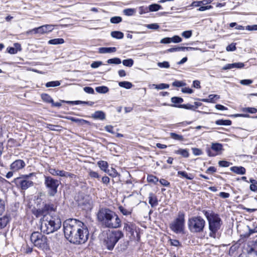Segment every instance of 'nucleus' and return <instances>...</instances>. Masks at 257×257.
Returning a JSON list of instances; mask_svg holds the SVG:
<instances>
[{
  "label": "nucleus",
  "mask_w": 257,
  "mask_h": 257,
  "mask_svg": "<svg viewBox=\"0 0 257 257\" xmlns=\"http://www.w3.org/2000/svg\"><path fill=\"white\" fill-rule=\"evenodd\" d=\"M35 204L36 206L32 209V213L36 218L41 217V231L49 234L59 229L62 225L59 217L50 215L57 211V203L42 201L41 198H38Z\"/></svg>",
  "instance_id": "obj_1"
},
{
  "label": "nucleus",
  "mask_w": 257,
  "mask_h": 257,
  "mask_svg": "<svg viewBox=\"0 0 257 257\" xmlns=\"http://www.w3.org/2000/svg\"><path fill=\"white\" fill-rule=\"evenodd\" d=\"M65 238L75 244L84 243L89 237V231L86 225L82 221L74 218L66 219L63 223Z\"/></svg>",
  "instance_id": "obj_2"
},
{
  "label": "nucleus",
  "mask_w": 257,
  "mask_h": 257,
  "mask_svg": "<svg viewBox=\"0 0 257 257\" xmlns=\"http://www.w3.org/2000/svg\"><path fill=\"white\" fill-rule=\"evenodd\" d=\"M97 219L105 227L116 228L120 226V219L116 213L107 208H101L97 213Z\"/></svg>",
  "instance_id": "obj_3"
},
{
  "label": "nucleus",
  "mask_w": 257,
  "mask_h": 257,
  "mask_svg": "<svg viewBox=\"0 0 257 257\" xmlns=\"http://www.w3.org/2000/svg\"><path fill=\"white\" fill-rule=\"evenodd\" d=\"M203 213L208 221L209 236L215 238L220 228L222 220L218 214L207 211H203Z\"/></svg>",
  "instance_id": "obj_4"
},
{
  "label": "nucleus",
  "mask_w": 257,
  "mask_h": 257,
  "mask_svg": "<svg viewBox=\"0 0 257 257\" xmlns=\"http://www.w3.org/2000/svg\"><path fill=\"white\" fill-rule=\"evenodd\" d=\"M30 240L34 245L44 251L50 249L48 239L41 232L34 231L31 235Z\"/></svg>",
  "instance_id": "obj_5"
},
{
  "label": "nucleus",
  "mask_w": 257,
  "mask_h": 257,
  "mask_svg": "<svg viewBox=\"0 0 257 257\" xmlns=\"http://www.w3.org/2000/svg\"><path fill=\"white\" fill-rule=\"evenodd\" d=\"M35 173H31L29 174L21 175L13 180V182L16 186L22 190H26L29 188L33 186L34 182L30 179L32 177H35Z\"/></svg>",
  "instance_id": "obj_6"
},
{
  "label": "nucleus",
  "mask_w": 257,
  "mask_h": 257,
  "mask_svg": "<svg viewBox=\"0 0 257 257\" xmlns=\"http://www.w3.org/2000/svg\"><path fill=\"white\" fill-rule=\"evenodd\" d=\"M123 236V233L120 230H113L107 234L104 240V245L107 249L111 250L118 241Z\"/></svg>",
  "instance_id": "obj_7"
},
{
  "label": "nucleus",
  "mask_w": 257,
  "mask_h": 257,
  "mask_svg": "<svg viewBox=\"0 0 257 257\" xmlns=\"http://www.w3.org/2000/svg\"><path fill=\"white\" fill-rule=\"evenodd\" d=\"M205 224V220L201 216H194L188 220V228L192 233L201 232L204 230Z\"/></svg>",
  "instance_id": "obj_8"
},
{
  "label": "nucleus",
  "mask_w": 257,
  "mask_h": 257,
  "mask_svg": "<svg viewBox=\"0 0 257 257\" xmlns=\"http://www.w3.org/2000/svg\"><path fill=\"white\" fill-rule=\"evenodd\" d=\"M60 182L49 176H44V184L48 196H54L58 192Z\"/></svg>",
  "instance_id": "obj_9"
},
{
  "label": "nucleus",
  "mask_w": 257,
  "mask_h": 257,
  "mask_svg": "<svg viewBox=\"0 0 257 257\" xmlns=\"http://www.w3.org/2000/svg\"><path fill=\"white\" fill-rule=\"evenodd\" d=\"M185 227V214L179 211L177 217L170 224L171 229L176 233L184 232Z\"/></svg>",
  "instance_id": "obj_10"
},
{
  "label": "nucleus",
  "mask_w": 257,
  "mask_h": 257,
  "mask_svg": "<svg viewBox=\"0 0 257 257\" xmlns=\"http://www.w3.org/2000/svg\"><path fill=\"white\" fill-rule=\"evenodd\" d=\"M54 25H45L38 28H35L27 33L33 32L34 34H45L52 32L54 29Z\"/></svg>",
  "instance_id": "obj_11"
},
{
  "label": "nucleus",
  "mask_w": 257,
  "mask_h": 257,
  "mask_svg": "<svg viewBox=\"0 0 257 257\" xmlns=\"http://www.w3.org/2000/svg\"><path fill=\"white\" fill-rule=\"evenodd\" d=\"M222 150V145L219 143H212L211 148L206 149V153L209 157L216 156L218 153Z\"/></svg>",
  "instance_id": "obj_12"
},
{
  "label": "nucleus",
  "mask_w": 257,
  "mask_h": 257,
  "mask_svg": "<svg viewBox=\"0 0 257 257\" xmlns=\"http://www.w3.org/2000/svg\"><path fill=\"white\" fill-rule=\"evenodd\" d=\"M26 166V163L23 160L18 159L14 161L10 165V169L13 172H17Z\"/></svg>",
  "instance_id": "obj_13"
},
{
  "label": "nucleus",
  "mask_w": 257,
  "mask_h": 257,
  "mask_svg": "<svg viewBox=\"0 0 257 257\" xmlns=\"http://www.w3.org/2000/svg\"><path fill=\"white\" fill-rule=\"evenodd\" d=\"M49 172L53 176H59L60 177H72L74 175L72 174L66 172L64 170H56L55 169L50 168L48 169Z\"/></svg>",
  "instance_id": "obj_14"
},
{
  "label": "nucleus",
  "mask_w": 257,
  "mask_h": 257,
  "mask_svg": "<svg viewBox=\"0 0 257 257\" xmlns=\"http://www.w3.org/2000/svg\"><path fill=\"white\" fill-rule=\"evenodd\" d=\"M105 116V113L101 110L96 111L91 114V117L92 118L101 120H104Z\"/></svg>",
  "instance_id": "obj_15"
},
{
  "label": "nucleus",
  "mask_w": 257,
  "mask_h": 257,
  "mask_svg": "<svg viewBox=\"0 0 257 257\" xmlns=\"http://www.w3.org/2000/svg\"><path fill=\"white\" fill-rule=\"evenodd\" d=\"M230 170L238 175H244L246 172V169L242 166H233L230 168Z\"/></svg>",
  "instance_id": "obj_16"
},
{
  "label": "nucleus",
  "mask_w": 257,
  "mask_h": 257,
  "mask_svg": "<svg viewBox=\"0 0 257 257\" xmlns=\"http://www.w3.org/2000/svg\"><path fill=\"white\" fill-rule=\"evenodd\" d=\"M149 203L152 207H154L158 205V201L157 197L153 193H150L149 195Z\"/></svg>",
  "instance_id": "obj_17"
},
{
  "label": "nucleus",
  "mask_w": 257,
  "mask_h": 257,
  "mask_svg": "<svg viewBox=\"0 0 257 257\" xmlns=\"http://www.w3.org/2000/svg\"><path fill=\"white\" fill-rule=\"evenodd\" d=\"M64 103H66L67 104H72V105H78L81 104H87L90 106L93 105L94 102L92 101H84L81 100H76V101H63Z\"/></svg>",
  "instance_id": "obj_18"
},
{
  "label": "nucleus",
  "mask_w": 257,
  "mask_h": 257,
  "mask_svg": "<svg viewBox=\"0 0 257 257\" xmlns=\"http://www.w3.org/2000/svg\"><path fill=\"white\" fill-rule=\"evenodd\" d=\"M10 221V217L7 215L0 218V230L5 228Z\"/></svg>",
  "instance_id": "obj_19"
},
{
  "label": "nucleus",
  "mask_w": 257,
  "mask_h": 257,
  "mask_svg": "<svg viewBox=\"0 0 257 257\" xmlns=\"http://www.w3.org/2000/svg\"><path fill=\"white\" fill-rule=\"evenodd\" d=\"M116 51L115 47H100L98 49V52L100 54L111 53Z\"/></svg>",
  "instance_id": "obj_20"
},
{
  "label": "nucleus",
  "mask_w": 257,
  "mask_h": 257,
  "mask_svg": "<svg viewBox=\"0 0 257 257\" xmlns=\"http://www.w3.org/2000/svg\"><path fill=\"white\" fill-rule=\"evenodd\" d=\"M68 119L71 120L73 122L78 123L81 125H83L85 124H90V122L85 119H79L73 117H69L68 118Z\"/></svg>",
  "instance_id": "obj_21"
},
{
  "label": "nucleus",
  "mask_w": 257,
  "mask_h": 257,
  "mask_svg": "<svg viewBox=\"0 0 257 257\" xmlns=\"http://www.w3.org/2000/svg\"><path fill=\"white\" fill-rule=\"evenodd\" d=\"M174 153L177 155H180L184 158H188L189 156V153L187 149H179L174 151Z\"/></svg>",
  "instance_id": "obj_22"
},
{
  "label": "nucleus",
  "mask_w": 257,
  "mask_h": 257,
  "mask_svg": "<svg viewBox=\"0 0 257 257\" xmlns=\"http://www.w3.org/2000/svg\"><path fill=\"white\" fill-rule=\"evenodd\" d=\"M134 225L133 223L128 222L124 224L123 229L129 232L131 234L134 233Z\"/></svg>",
  "instance_id": "obj_23"
},
{
  "label": "nucleus",
  "mask_w": 257,
  "mask_h": 257,
  "mask_svg": "<svg viewBox=\"0 0 257 257\" xmlns=\"http://www.w3.org/2000/svg\"><path fill=\"white\" fill-rule=\"evenodd\" d=\"M97 165L100 168V169L105 172H107V168L108 167V163L104 161H99L97 162Z\"/></svg>",
  "instance_id": "obj_24"
},
{
  "label": "nucleus",
  "mask_w": 257,
  "mask_h": 257,
  "mask_svg": "<svg viewBox=\"0 0 257 257\" xmlns=\"http://www.w3.org/2000/svg\"><path fill=\"white\" fill-rule=\"evenodd\" d=\"M110 35L112 38L116 39H121L124 37V35L122 32L117 31L111 32Z\"/></svg>",
  "instance_id": "obj_25"
},
{
  "label": "nucleus",
  "mask_w": 257,
  "mask_h": 257,
  "mask_svg": "<svg viewBox=\"0 0 257 257\" xmlns=\"http://www.w3.org/2000/svg\"><path fill=\"white\" fill-rule=\"evenodd\" d=\"M64 43V40L62 38H56L50 40L48 43L50 45L62 44Z\"/></svg>",
  "instance_id": "obj_26"
},
{
  "label": "nucleus",
  "mask_w": 257,
  "mask_h": 257,
  "mask_svg": "<svg viewBox=\"0 0 257 257\" xmlns=\"http://www.w3.org/2000/svg\"><path fill=\"white\" fill-rule=\"evenodd\" d=\"M46 128H48L49 130L54 131H60L62 130V127L60 125H53L51 124H46Z\"/></svg>",
  "instance_id": "obj_27"
},
{
  "label": "nucleus",
  "mask_w": 257,
  "mask_h": 257,
  "mask_svg": "<svg viewBox=\"0 0 257 257\" xmlns=\"http://www.w3.org/2000/svg\"><path fill=\"white\" fill-rule=\"evenodd\" d=\"M177 173L178 175L181 176L182 177L185 178L188 180H191L194 178V177L192 174H188V173L185 171H179Z\"/></svg>",
  "instance_id": "obj_28"
},
{
  "label": "nucleus",
  "mask_w": 257,
  "mask_h": 257,
  "mask_svg": "<svg viewBox=\"0 0 257 257\" xmlns=\"http://www.w3.org/2000/svg\"><path fill=\"white\" fill-rule=\"evenodd\" d=\"M231 123V121L228 119H218L215 121V123L219 125H230Z\"/></svg>",
  "instance_id": "obj_29"
},
{
  "label": "nucleus",
  "mask_w": 257,
  "mask_h": 257,
  "mask_svg": "<svg viewBox=\"0 0 257 257\" xmlns=\"http://www.w3.org/2000/svg\"><path fill=\"white\" fill-rule=\"evenodd\" d=\"M41 98L42 100L47 103H53V99L48 94L43 93L41 94Z\"/></svg>",
  "instance_id": "obj_30"
},
{
  "label": "nucleus",
  "mask_w": 257,
  "mask_h": 257,
  "mask_svg": "<svg viewBox=\"0 0 257 257\" xmlns=\"http://www.w3.org/2000/svg\"><path fill=\"white\" fill-rule=\"evenodd\" d=\"M118 85L125 89H131L133 86L131 82L125 81L119 82Z\"/></svg>",
  "instance_id": "obj_31"
},
{
  "label": "nucleus",
  "mask_w": 257,
  "mask_h": 257,
  "mask_svg": "<svg viewBox=\"0 0 257 257\" xmlns=\"http://www.w3.org/2000/svg\"><path fill=\"white\" fill-rule=\"evenodd\" d=\"M241 111L243 112L254 114L257 112V109L255 107H243L241 108Z\"/></svg>",
  "instance_id": "obj_32"
},
{
  "label": "nucleus",
  "mask_w": 257,
  "mask_h": 257,
  "mask_svg": "<svg viewBox=\"0 0 257 257\" xmlns=\"http://www.w3.org/2000/svg\"><path fill=\"white\" fill-rule=\"evenodd\" d=\"M95 90L99 93H106L109 91V89L107 86H100L95 88Z\"/></svg>",
  "instance_id": "obj_33"
},
{
  "label": "nucleus",
  "mask_w": 257,
  "mask_h": 257,
  "mask_svg": "<svg viewBox=\"0 0 257 257\" xmlns=\"http://www.w3.org/2000/svg\"><path fill=\"white\" fill-rule=\"evenodd\" d=\"M8 145L10 147H17L20 146V144L14 139H10L8 141Z\"/></svg>",
  "instance_id": "obj_34"
},
{
  "label": "nucleus",
  "mask_w": 257,
  "mask_h": 257,
  "mask_svg": "<svg viewBox=\"0 0 257 257\" xmlns=\"http://www.w3.org/2000/svg\"><path fill=\"white\" fill-rule=\"evenodd\" d=\"M152 87L154 88L157 89H164L168 88L169 87V85L165 83H161L160 84H152Z\"/></svg>",
  "instance_id": "obj_35"
},
{
  "label": "nucleus",
  "mask_w": 257,
  "mask_h": 257,
  "mask_svg": "<svg viewBox=\"0 0 257 257\" xmlns=\"http://www.w3.org/2000/svg\"><path fill=\"white\" fill-rule=\"evenodd\" d=\"M118 209L120 212L124 215H129L132 213V210L126 209L122 206H119Z\"/></svg>",
  "instance_id": "obj_36"
},
{
  "label": "nucleus",
  "mask_w": 257,
  "mask_h": 257,
  "mask_svg": "<svg viewBox=\"0 0 257 257\" xmlns=\"http://www.w3.org/2000/svg\"><path fill=\"white\" fill-rule=\"evenodd\" d=\"M172 106L174 107H178L179 108H185L187 109H192L194 108V106L193 105L187 104H179L178 105L175 104H172Z\"/></svg>",
  "instance_id": "obj_37"
},
{
  "label": "nucleus",
  "mask_w": 257,
  "mask_h": 257,
  "mask_svg": "<svg viewBox=\"0 0 257 257\" xmlns=\"http://www.w3.org/2000/svg\"><path fill=\"white\" fill-rule=\"evenodd\" d=\"M149 10L151 12H156L160 9H162L161 6L158 4H152L149 6Z\"/></svg>",
  "instance_id": "obj_38"
},
{
  "label": "nucleus",
  "mask_w": 257,
  "mask_h": 257,
  "mask_svg": "<svg viewBox=\"0 0 257 257\" xmlns=\"http://www.w3.org/2000/svg\"><path fill=\"white\" fill-rule=\"evenodd\" d=\"M170 137L175 140L183 141L184 138L182 135H179L175 133H171L170 134Z\"/></svg>",
  "instance_id": "obj_39"
},
{
  "label": "nucleus",
  "mask_w": 257,
  "mask_h": 257,
  "mask_svg": "<svg viewBox=\"0 0 257 257\" xmlns=\"http://www.w3.org/2000/svg\"><path fill=\"white\" fill-rule=\"evenodd\" d=\"M107 63L108 64H119L121 63V61L120 59L118 58H113L108 59L107 61Z\"/></svg>",
  "instance_id": "obj_40"
},
{
  "label": "nucleus",
  "mask_w": 257,
  "mask_h": 257,
  "mask_svg": "<svg viewBox=\"0 0 257 257\" xmlns=\"http://www.w3.org/2000/svg\"><path fill=\"white\" fill-rule=\"evenodd\" d=\"M122 21L121 17L119 16H114L111 17L110 19V22L112 24H118Z\"/></svg>",
  "instance_id": "obj_41"
},
{
  "label": "nucleus",
  "mask_w": 257,
  "mask_h": 257,
  "mask_svg": "<svg viewBox=\"0 0 257 257\" xmlns=\"http://www.w3.org/2000/svg\"><path fill=\"white\" fill-rule=\"evenodd\" d=\"M106 173H107L109 176L113 178L119 176L118 173L116 171V170L115 169L113 168H111V170H108L107 171V172Z\"/></svg>",
  "instance_id": "obj_42"
},
{
  "label": "nucleus",
  "mask_w": 257,
  "mask_h": 257,
  "mask_svg": "<svg viewBox=\"0 0 257 257\" xmlns=\"http://www.w3.org/2000/svg\"><path fill=\"white\" fill-rule=\"evenodd\" d=\"M147 180L149 182L153 183L154 184H156L157 182L159 181L158 178L152 175H148Z\"/></svg>",
  "instance_id": "obj_43"
},
{
  "label": "nucleus",
  "mask_w": 257,
  "mask_h": 257,
  "mask_svg": "<svg viewBox=\"0 0 257 257\" xmlns=\"http://www.w3.org/2000/svg\"><path fill=\"white\" fill-rule=\"evenodd\" d=\"M136 11L134 9H126L123 11V14L127 16H131L134 15Z\"/></svg>",
  "instance_id": "obj_44"
},
{
  "label": "nucleus",
  "mask_w": 257,
  "mask_h": 257,
  "mask_svg": "<svg viewBox=\"0 0 257 257\" xmlns=\"http://www.w3.org/2000/svg\"><path fill=\"white\" fill-rule=\"evenodd\" d=\"M60 85V82L59 81H52L47 82L45 85L47 87H50L58 86Z\"/></svg>",
  "instance_id": "obj_45"
},
{
  "label": "nucleus",
  "mask_w": 257,
  "mask_h": 257,
  "mask_svg": "<svg viewBox=\"0 0 257 257\" xmlns=\"http://www.w3.org/2000/svg\"><path fill=\"white\" fill-rule=\"evenodd\" d=\"M122 64L125 66L131 67L134 64V60L132 59H125L122 61Z\"/></svg>",
  "instance_id": "obj_46"
},
{
  "label": "nucleus",
  "mask_w": 257,
  "mask_h": 257,
  "mask_svg": "<svg viewBox=\"0 0 257 257\" xmlns=\"http://www.w3.org/2000/svg\"><path fill=\"white\" fill-rule=\"evenodd\" d=\"M171 101L175 104H180L183 102V99L181 97L175 96L171 98Z\"/></svg>",
  "instance_id": "obj_47"
},
{
  "label": "nucleus",
  "mask_w": 257,
  "mask_h": 257,
  "mask_svg": "<svg viewBox=\"0 0 257 257\" xmlns=\"http://www.w3.org/2000/svg\"><path fill=\"white\" fill-rule=\"evenodd\" d=\"M89 176L92 178H99L100 176L96 172L93 171L91 170H89L88 171Z\"/></svg>",
  "instance_id": "obj_48"
},
{
  "label": "nucleus",
  "mask_w": 257,
  "mask_h": 257,
  "mask_svg": "<svg viewBox=\"0 0 257 257\" xmlns=\"http://www.w3.org/2000/svg\"><path fill=\"white\" fill-rule=\"evenodd\" d=\"M214 98L218 99L219 96L216 94H210L208 96V99H204V101L213 102Z\"/></svg>",
  "instance_id": "obj_49"
},
{
  "label": "nucleus",
  "mask_w": 257,
  "mask_h": 257,
  "mask_svg": "<svg viewBox=\"0 0 257 257\" xmlns=\"http://www.w3.org/2000/svg\"><path fill=\"white\" fill-rule=\"evenodd\" d=\"M5 201L0 198V215H1L5 210Z\"/></svg>",
  "instance_id": "obj_50"
},
{
  "label": "nucleus",
  "mask_w": 257,
  "mask_h": 257,
  "mask_svg": "<svg viewBox=\"0 0 257 257\" xmlns=\"http://www.w3.org/2000/svg\"><path fill=\"white\" fill-rule=\"evenodd\" d=\"M231 64V68L232 69L233 68H242L244 66V63L242 62H237V63H232Z\"/></svg>",
  "instance_id": "obj_51"
},
{
  "label": "nucleus",
  "mask_w": 257,
  "mask_h": 257,
  "mask_svg": "<svg viewBox=\"0 0 257 257\" xmlns=\"http://www.w3.org/2000/svg\"><path fill=\"white\" fill-rule=\"evenodd\" d=\"M157 65L160 68H168L170 67L169 63L167 61H164L163 62H159V63H158Z\"/></svg>",
  "instance_id": "obj_52"
},
{
  "label": "nucleus",
  "mask_w": 257,
  "mask_h": 257,
  "mask_svg": "<svg viewBox=\"0 0 257 257\" xmlns=\"http://www.w3.org/2000/svg\"><path fill=\"white\" fill-rule=\"evenodd\" d=\"M213 8V7L211 5L209 6H205V5H202V6H200L199 9H197V11L200 12H203L205 11L206 10L212 9Z\"/></svg>",
  "instance_id": "obj_53"
},
{
  "label": "nucleus",
  "mask_w": 257,
  "mask_h": 257,
  "mask_svg": "<svg viewBox=\"0 0 257 257\" xmlns=\"http://www.w3.org/2000/svg\"><path fill=\"white\" fill-rule=\"evenodd\" d=\"M181 35L185 38L188 39L191 37L192 35V32L191 30L185 31H184Z\"/></svg>",
  "instance_id": "obj_54"
},
{
  "label": "nucleus",
  "mask_w": 257,
  "mask_h": 257,
  "mask_svg": "<svg viewBox=\"0 0 257 257\" xmlns=\"http://www.w3.org/2000/svg\"><path fill=\"white\" fill-rule=\"evenodd\" d=\"M171 38V42H173V43H180L182 41V38L180 36H177V35H175Z\"/></svg>",
  "instance_id": "obj_55"
},
{
  "label": "nucleus",
  "mask_w": 257,
  "mask_h": 257,
  "mask_svg": "<svg viewBox=\"0 0 257 257\" xmlns=\"http://www.w3.org/2000/svg\"><path fill=\"white\" fill-rule=\"evenodd\" d=\"M231 163L226 161H220L218 162V165L221 167H227L230 166Z\"/></svg>",
  "instance_id": "obj_56"
},
{
  "label": "nucleus",
  "mask_w": 257,
  "mask_h": 257,
  "mask_svg": "<svg viewBox=\"0 0 257 257\" xmlns=\"http://www.w3.org/2000/svg\"><path fill=\"white\" fill-rule=\"evenodd\" d=\"M186 85L185 83H184L182 81L176 80L173 82L172 85L175 87H181L185 86Z\"/></svg>",
  "instance_id": "obj_57"
},
{
  "label": "nucleus",
  "mask_w": 257,
  "mask_h": 257,
  "mask_svg": "<svg viewBox=\"0 0 257 257\" xmlns=\"http://www.w3.org/2000/svg\"><path fill=\"white\" fill-rule=\"evenodd\" d=\"M146 27L149 29L157 30L159 28V26L156 24H147L146 25Z\"/></svg>",
  "instance_id": "obj_58"
},
{
  "label": "nucleus",
  "mask_w": 257,
  "mask_h": 257,
  "mask_svg": "<svg viewBox=\"0 0 257 257\" xmlns=\"http://www.w3.org/2000/svg\"><path fill=\"white\" fill-rule=\"evenodd\" d=\"M193 154L195 156H199L203 154L202 151L200 149L198 148H192Z\"/></svg>",
  "instance_id": "obj_59"
},
{
  "label": "nucleus",
  "mask_w": 257,
  "mask_h": 257,
  "mask_svg": "<svg viewBox=\"0 0 257 257\" xmlns=\"http://www.w3.org/2000/svg\"><path fill=\"white\" fill-rule=\"evenodd\" d=\"M236 50L235 44L234 43H231V44L228 45L226 48V50L227 51H233Z\"/></svg>",
  "instance_id": "obj_60"
},
{
  "label": "nucleus",
  "mask_w": 257,
  "mask_h": 257,
  "mask_svg": "<svg viewBox=\"0 0 257 257\" xmlns=\"http://www.w3.org/2000/svg\"><path fill=\"white\" fill-rule=\"evenodd\" d=\"M84 91L88 94H94V91L93 88L89 86H86L83 88Z\"/></svg>",
  "instance_id": "obj_61"
},
{
  "label": "nucleus",
  "mask_w": 257,
  "mask_h": 257,
  "mask_svg": "<svg viewBox=\"0 0 257 257\" xmlns=\"http://www.w3.org/2000/svg\"><path fill=\"white\" fill-rule=\"evenodd\" d=\"M247 227H248L249 232L246 235V236L248 237L251 234L257 232V226H255L253 228H250L249 226H247Z\"/></svg>",
  "instance_id": "obj_62"
},
{
  "label": "nucleus",
  "mask_w": 257,
  "mask_h": 257,
  "mask_svg": "<svg viewBox=\"0 0 257 257\" xmlns=\"http://www.w3.org/2000/svg\"><path fill=\"white\" fill-rule=\"evenodd\" d=\"M104 128L106 132H107L109 133H111L112 134H115V132L113 131V127L112 125H106L104 127Z\"/></svg>",
  "instance_id": "obj_63"
},
{
  "label": "nucleus",
  "mask_w": 257,
  "mask_h": 257,
  "mask_svg": "<svg viewBox=\"0 0 257 257\" xmlns=\"http://www.w3.org/2000/svg\"><path fill=\"white\" fill-rule=\"evenodd\" d=\"M252 83L251 79H243L240 81V83L243 85H248Z\"/></svg>",
  "instance_id": "obj_64"
}]
</instances>
